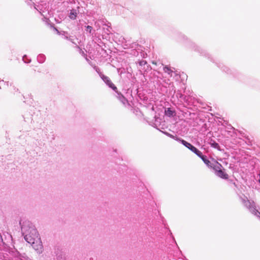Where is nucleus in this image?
<instances>
[{
	"mask_svg": "<svg viewBox=\"0 0 260 260\" xmlns=\"http://www.w3.org/2000/svg\"><path fill=\"white\" fill-rule=\"evenodd\" d=\"M156 74L159 75V74H160V73L159 72H155L153 74L154 76H157V77H158V76L157 75H156Z\"/></svg>",
	"mask_w": 260,
	"mask_h": 260,
	"instance_id": "nucleus-29",
	"label": "nucleus"
},
{
	"mask_svg": "<svg viewBox=\"0 0 260 260\" xmlns=\"http://www.w3.org/2000/svg\"><path fill=\"white\" fill-rule=\"evenodd\" d=\"M85 30L90 35L93 36L95 33V30H94L92 26L87 25L85 26Z\"/></svg>",
	"mask_w": 260,
	"mask_h": 260,
	"instance_id": "nucleus-18",
	"label": "nucleus"
},
{
	"mask_svg": "<svg viewBox=\"0 0 260 260\" xmlns=\"http://www.w3.org/2000/svg\"><path fill=\"white\" fill-rule=\"evenodd\" d=\"M209 168H212L215 172V174L220 171L222 168L221 165L216 160L212 162L211 166Z\"/></svg>",
	"mask_w": 260,
	"mask_h": 260,
	"instance_id": "nucleus-7",
	"label": "nucleus"
},
{
	"mask_svg": "<svg viewBox=\"0 0 260 260\" xmlns=\"http://www.w3.org/2000/svg\"><path fill=\"white\" fill-rule=\"evenodd\" d=\"M3 85L8 86V82H5L4 80L0 81V89L2 88Z\"/></svg>",
	"mask_w": 260,
	"mask_h": 260,
	"instance_id": "nucleus-25",
	"label": "nucleus"
},
{
	"mask_svg": "<svg viewBox=\"0 0 260 260\" xmlns=\"http://www.w3.org/2000/svg\"><path fill=\"white\" fill-rule=\"evenodd\" d=\"M154 127H156V124H154Z\"/></svg>",
	"mask_w": 260,
	"mask_h": 260,
	"instance_id": "nucleus-33",
	"label": "nucleus"
},
{
	"mask_svg": "<svg viewBox=\"0 0 260 260\" xmlns=\"http://www.w3.org/2000/svg\"><path fill=\"white\" fill-rule=\"evenodd\" d=\"M23 259L22 260H32V259L26 256H23Z\"/></svg>",
	"mask_w": 260,
	"mask_h": 260,
	"instance_id": "nucleus-28",
	"label": "nucleus"
},
{
	"mask_svg": "<svg viewBox=\"0 0 260 260\" xmlns=\"http://www.w3.org/2000/svg\"><path fill=\"white\" fill-rule=\"evenodd\" d=\"M27 4L28 5L30 6H34V9L37 10L40 13H41V11H40V7L39 6H36L31 0H29L28 1H27Z\"/></svg>",
	"mask_w": 260,
	"mask_h": 260,
	"instance_id": "nucleus-19",
	"label": "nucleus"
},
{
	"mask_svg": "<svg viewBox=\"0 0 260 260\" xmlns=\"http://www.w3.org/2000/svg\"><path fill=\"white\" fill-rule=\"evenodd\" d=\"M259 182L260 183V174H259Z\"/></svg>",
	"mask_w": 260,
	"mask_h": 260,
	"instance_id": "nucleus-32",
	"label": "nucleus"
},
{
	"mask_svg": "<svg viewBox=\"0 0 260 260\" xmlns=\"http://www.w3.org/2000/svg\"><path fill=\"white\" fill-rule=\"evenodd\" d=\"M132 48H134V53L133 54L135 56L138 55L139 51H137V50L142 51V49H140L139 47H141V46L139 45L138 44H136V43H134L132 44V46L131 47Z\"/></svg>",
	"mask_w": 260,
	"mask_h": 260,
	"instance_id": "nucleus-13",
	"label": "nucleus"
},
{
	"mask_svg": "<svg viewBox=\"0 0 260 260\" xmlns=\"http://www.w3.org/2000/svg\"><path fill=\"white\" fill-rule=\"evenodd\" d=\"M176 141L181 143L183 145H184L185 147L187 148L188 149H189V148L192 145V144H190V143H188V142L185 141L184 140L178 137L176 138Z\"/></svg>",
	"mask_w": 260,
	"mask_h": 260,
	"instance_id": "nucleus-10",
	"label": "nucleus"
},
{
	"mask_svg": "<svg viewBox=\"0 0 260 260\" xmlns=\"http://www.w3.org/2000/svg\"><path fill=\"white\" fill-rule=\"evenodd\" d=\"M55 29H56V31H57V32L58 33V32H59V31H58V30H57V29H56V28H55Z\"/></svg>",
	"mask_w": 260,
	"mask_h": 260,
	"instance_id": "nucleus-31",
	"label": "nucleus"
},
{
	"mask_svg": "<svg viewBox=\"0 0 260 260\" xmlns=\"http://www.w3.org/2000/svg\"><path fill=\"white\" fill-rule=\"evenodd\" d=\"M176 97L178 99H180L184 101L186 100V96L185 95H184V94H183L181 93V91H179V90H178L176 93Z\"/></svg>",
	"mask_w": 260,
	"mask_h": 260,
	"instance_id": "nucleus-20",
	"label": "nucleus"
},
{
	"mask_svg": "<svg viewBox=\"0 0 260 260\" xmlns=\"http://www.w3.org/2000/svg\"><path fill=\"white\" fill-rule=\"evenodd\" d=\"M139 63L140 66H143L146 64L147 63V62L145 60H142L139 61Z\"/></svg>",
	"mask_w": 260,
	"mask_h": 260,
	"instance_id": "nucleus-26",
	"label": "nucleus"
},
{
	"mask_svg": "<svg viewBox=\"0 0 260 260\" xmlns=\"http://www.w3.org/2000/svg\"><path fill=\"white\" fill-rule=\"evenodd\" d=\"M12 242V237L11 235L8 234V239L4 240L1 234L0 233V247H9Z\"/></svg>",
	"mask_w": 260,
	"mask_h": 260,
	"instance_id": "nucleus-4",
	"label": "nucleus"
},
{
	"mask_svg": "<svg viewBox=\"0 0 260 260\" xmlns=\"http://www.w3.org/2000/svg\"><path fill=\"white\" fill-rule=\"evenodd\" d=\"M160 132L162 133H163L164 134H165V135H166L167 136H168L172 139H173L175 140H176V138H177V137H178L176 135H172L166 131H160Z\"/></svg>",
	"mask_w": 260,
	"mask_h": 260,
	"instance_id": "nucleus-21",
	"label": "nucleus"
},
{
	"mask_svg": "<svg viewBox=\"0 0 260 260\" xmlns=\"http://www.w3.org/2000/svg\"><path fill=\"white\" fill-rule=\"evenodd\" d=\"M175 68H173L171 69L170 67L168 66H165L163 68V70L164 72L166 73H167L170 76V77H176L178 75V71L176 70H174Z\"/></svg>",
	"mask_w": 260,
	"mask_h": 260,
	"instance_id": "nucleus-5",
	"label": "nucleus"
},
{
	"mask_svg": "<svg viewBox=\"0 0 260 260\" xmlns=\"http://www.w3.org/2000/svg\"><path fill=\"white\" fill-rule=\"evenodd\" d=\"M190 47L194 49L195 51L199 52L201 54L205 56H208L209 58V54L206 52L205 50H203L200 47L197 46L194 43L191 42Z\"/></svg>",
	"mask_w": 260,
	"mask_h": 260,
	"instance_id": "nucleus-6",
	"label": "nucleus"
},
{
	"mask_svg": "<svg viewBox=\"0 0 260 260\" xmlns=\"http://www.w3.org/2000/svg\"><path fill=\"white\" fill-rule=\"evenodd\" d=\"M198 156L201 158V159L206 165L208 167L211 166L212 162L207 158L206 155L203 154L202 152L201 153V155H199Z\"/></svg>",
	"mask_w": 260,
	"mask_h": 260,
	"instance_id": "nucleus-11",
	"label": "nucleus"
},
{
	"mask_svg": "<svg viewBox=\"0 0 260 260\" xmlns=\"http://www.w3.org/2000/svg\"><path fill=\"white\" fill-rule=\"evenodd\" d=\"M79 7L77 8V9H73L70 11V12L69 14V18L72 20H75L76 19L77 14L79 12L78 9Z\"/></svg>",
	"mask_w": 260,
	"mask_h": 260,
	"instance_id": "nucleus-8",
	"label": "nucleus"
},
{
	"mask_svg": "<svg viewBox=\"0 0 260 260\" xmlns=\"http://www.w3.org/2000/svg\"><path fill=\"white\" fill-rule=\"evenodd\" d=\"M215 174L218 177L224 179H227L228 178V175L222 171V169L217 172Z\"/></svg>",
	"mask_w": 260,
	"mask_h": 260,
	"instance_id": "nucleus-14",
	"label": "nucleus"
},
{
	"mask_svg": "<svg viewBox=\"0 0 260 260\" xmlns=\"http://www.w3.org/2000/svg\"><path fill=\"white\" fill-rule=\"evenodd\" d=\"M61 35L63 39L68 40L73 44L76 45V43L74 41L75 38L73 37L70 36L67 32L63 31L62 34H61Z\"/></svg>",
	"mask_w": 260,
	"mask_h": 260,
	"instance_id": "nucleus-9",
	"label": "nucleus"
},
{
	"mask_svg": "<svg viewBox=\"0 0 260 260\" xmlns=\"http://www.w3.org/2000/svg\"><path fill=\"white\" fill-rule=\"evenodd\" d=\"M240 199H241V202H242V204H243V205L248 200L247 198L246 197H245V196L240 197Z\"/></svg>",
	"mask_w": 260,
	"mask_h": 260,
	"instance_id": "nucleus-24",
	"label": "nucleus"
},
{
	"mask_svg": "<svg viewBox=\"0 0 260 260\" xmlns=\"http://www.w3.org/2000/svg\"><path fill=\"white\" fill-rule=\"evenodd\" d=\"M165 115L168 117H172L174 115L175 111L170 108H168L165 110Z\"/></svg>",
	"mask_w": 260,
	"mask_h": 260,
	"instance_id": "nucleus-15",
	"label": "nucleus"
},
{
	"mask_svg": "<svg viewBox=\"0 0 260 260\" xmlns=\"http://www.w3.org/2000/svg\"><path fill=\"white\" fill-rule=\"evenodd\" d=\"M219 68H221V70L225 72V73H227L228 74L231 73V70L227 67L222 65V67H220V66H218Z\"/></svg>",
	"mask_w": 260,
	"mask_h": 260,
	"instance_id": "nucleus-22",
	"label": "nucleus"
},
{
	"mask_svg": "<svg viewBox=\"0 0 260 260\" xmlns=\"http://www.w3.org/2000/svg\"><path fill=\"white\" fill-rule=\"evenodd\" d=\"M208 144L212 147L215 149H217L218 150H220V146L214 140L210 139L209 140Z\"/></svg>",
	"mask_w": 260,
	"mask_h": 260,
	"instance_id": "nucleus-12",
	"label": "nucleus"
},
{
	"mask_svg": "<svg viewBox=\"0 0 260 260\" xmlns=\"http://www.w3.org/2000/svg\"><path fill=\"white\" fill-rule=\"evenodd\" d=\"M46 60V56L43 54H40L37 56V60L40 63H43Z\"/></svg>",
	"mask_w": 260,
	"mask_h": 260,
	"instance_id": "nucleus-17",
	"label": "nucleus"
},
{
	"mask_svg": "<svg viewBox=\"0 0 260 260\" xmlns=\"http://www.w3.org/2000/svg\"><path fill=\"white\" fill-rule=\"evenodd\" d=\"M189 149L192 152H193L194 154H196L198 156L199 155H201L202 152L192 145L191 146Z\"/></svg>",
	"mask_w": 260,
	"mask_h": 260,
	"instance_id": "nucleus-16",
	"label": "nucleus"
},
{
	"mask_svg": "<svg viewBox=\"0 0 260 260\" xmlns=\"http://www.w3.org/2000/svg\"><path fill=\"white\" fill-rule=\"evenodd\" d=\"M22 60L24 61V62L26 63H28L31 61V59L28 58V57L26 55H24L23 56Z\"/></svg>",
	"mask_w": 260,
	"mask_h": 260,
	"instance_id": "nucleus-23",
	"label": "nucleus"
},
{
	"mask_svg": "<svg viewBox=\"0 0 260 260\" xmlns=\"http://www.w3.org/2000/svg\"><path fill=\"white\" fill-rule=\"evenodd\" d=\"M100 77L106 85L115 92V96L122 104L125 105L128 103L127 99L120 92H118L116 86L113 83L109 77L104 74H101L100 75Z\"/></svg>",
	"mask_w": 260,
	"mask_h": 260,
	"instance_id": "nucleus-2",
	"label": "nucleus"
},
{
	"mask_svg": "<svg viewBox=\"0 0 260 260\" xmlns=\"http://www.w3.org/2000/svg\"><path fill=\"white\" fill-rule=\"evenodd\" d=\"M244 206L247 208L252 214L260 219V212L256 209L255 204L253 202H251L249 200H248Z\"/></svg>",
	"mask_w": 260,
	"mask_h": 260,
	"instance_id": "nucleus-3",
	"label": "nucleus"
},
{
	"mask_svg": "<svg viewBox=\"0 0 260 260\" xmlns=\"http://www.w3.org/2000/svg\"><path fill=\"white\" fill-rule=\"evenodd\" d=\"M95 71L98 73L99 75L100 76V75L103 74L99 68L95 67Z\"/></svg>",
	"mask_w": 260,
	"mask_h": 260,
	"instance_id": "nucleus-27",
	"label": "nucleus"
},
{
	"mask_svg": "<svg viewBox=\"0 0 260 260\" xmlns=\"http://www.w3.org/2000/svg\"><path fill=\"white\" fill-rule=\"evenodd\" d=\"M30 100H32V98H31V95H30Z\"/></svg>",
	"mask_w": 260,
	"mask_h": 260,
	"instance_id": "nucleus-30",
	"label": "nucleus"
},
{
	"mask_svg": "<svg viewBox=\"0 0 260 260\" xmlns=\"http://www.w3.org/2000/svg\"><path fill=\"white\" fill-rule=\"evenodd\" d=\"M21 232L25 240L32 248L40 253L43 250V245L39 238L38 232L34 225L29 220L21 219L19 221Z\"/></svg>",
	"mask_w": 260,
	"mask_h": 260,
	"instance_id": "nucleus-1",
	"label": "nucleus"
}]
</instances>
